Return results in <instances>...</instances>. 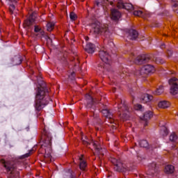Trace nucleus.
I'll use <instances>...</instances> for the list:
<instances>
[{
	"mask_svg": "<svg viewBox=\"0 0 178 178\" xmlns=\"http://www.w3.org/2000/svg\"><path fill=\"white\" fill-rule=\"evenodd\" d=\"M33 150H30L29 153L25 154L24 155L22 156V158H29V156H30V155H31V152Z\"/></svg>",
	"mask_w": 178,
	"mask_h": 178,
	"instance_id": "obj_39",
	"label": "nucleus"
},
{
	"mask_svg": "<svg viewBox=\"0 0 178 178\" xmlns=\"http://www.w3.org/2000/svg\"><path fill=\"white\" fill-rule=\"evenodd\" d=\"M70 80H74V72H73L70 75L68 76Z\"/></svg>",
	"mask_w": 178,
	"mask_h": 178,
	"instance_id": "obj_40",
	"label": "nucleus"
},
{
	"mask_svg": "<svg viewBox=\"0 0 178 178\" xmlns=\"http://www.w3.org/2000/svg\"><path fill=\"white\" fill-rule=\"evenodd\" d=\"M154 99V97L149 94H144L140 97V102L143 104H147V102H151Z\"/></svg>",
	"mask_w": 178,
	"mask_h": 178,
	"instance_id": "obj_15",
	"label": "nucleus"
},
{
	"mask_svg": "<svg viewBox=\"0 0 178 178\" xmlns=\"http://www.w3.org/2000/svg\"><path fill=\"white\" fill-rule=\"evenodd\" d=\"M170 140L172 143H175L177 140V135L175 132H172L170 136Z\"/></svg>",
	"mask_w": 178,
	"mask_h": 178,
	"instance_id": "obj_30",
	"label": "nucleus"
},
{
	"mask_svg": "<svg viewBox=\"0 0 178 178\" xmlns=\"http://www.w3.org/2000/svg\"><path fill=\"white\" fill-rule=\"evenodd\" d=\"M151 118H152V112L149 111L144 113L142 118V120L147 121V120H149Z\"/></svg>",
	"mask_w": 178,
	"mask_h": 178,
	"instance_id": "obj_22",
	"label": "nucleus"
},
{
	"mask_svg": "<svg viewBox=\"0 0 178 178\" xmlns=\"http://www.w3.org/2000/svg\"><path fill=\"white\" fill-rule=\"evenodd\" d=\"M172 9H173L174 12H175L176 13H178V3H175L172 6Z\"/></svg>",
	"mask_w": 178,
	"mask_h": 178,
	"instance_id": "obj_37",
	"label": "nucleus"
},
{
	"mask_svg": "<svg viewBox=\"0 0 178 178\" xmlns=\"http://www.w3.org/2000/svg\"><path fill=\"white\" fill-rule=\"evenodd\" d=\"M47 93L48 88L45 86L38 87L36 90L34 106L38 112L41 109H44L49 102V97L47 95Z\"/></svg>",
	"mask_w": 178,
	"mask_h": 178,
	"instance_id": "obj_1",
	"label": "nucleus"
},
{
	"mask_svg": "<svg viewBox=\"0 0 178 178\" xmlns=\"http://www.w3.org/2000/svg\"><path fill=\"white\" fill-rule=\"evenodd\" d=\"M111 162H112V163L117 168H120V166L122 165V163L120 162V161H119L115 158H111Z\"/></svg>",
	"mask_w": 178,
	"mask_h": 178,
	"instance_id": "obj_24",
	"label": "nucleus"
},
{
	"mask_svg": "<svg viewBox=\"0 0 178 178\" xmlns=\"http://www.w3.org/2000/svg\"><path fill=\"white\" fill-rule=\"evenodd\" d=\"M139 145L143 148H147L148 147V141L145 140H142L139 142Z\"/></svg>",
	"mask_w": 178,
	"mask_h": 178,
	"instance_id": "obj_29",
	"label": "nucleus"
},
{
	"mask_svg": "<svg viewBox=\"0 0 178 178\" xmlns=\"http://www.w3.org/2000/svg\"><path fill=\"white\" fill-rule=\"evenodd\" d=\"M54 26H55V23L48 22L47 24V31H52V30H54Z\"/></svg>",
	"mask_w": 178,
	"mask_h": 178,
	"instance_id": "obj_28",
	"label": "nucleus"
},
{
	"mask_svg": "<svg viewBox=\"0 0 178 178\" xmlns=\"http://www.w3.org/2000/svg\"><path fill=\"white\" fill-rule=\"evenodd\" d=\"M77 61L79 62V60L77 59Z\"/></svg>",
	"mask_w": 178,
	"mask_h": 178,
	"instance_id": "obj_52",
	"label": "nucleus"
},
{
	"mask_svg": "<svg viewBox=\"0 0 178 178\" xmlns=\"http://www.w3.org/2000/svg\"><path fill=\"white\" fill-rule=\"evenodd\" d=\"M95 3L97 6H102L104 3V0H95Z\"/></svg>",
	"mask_w": 178,
	"mask_h": 178,
	"instance_id": "obj_36",
	"label": "nucleus"
},
{
	"mask_svg": "<svg viewBox=\"0 0 178 178\" xmlns=\"http://www.w3.org/2000/svg\"><path fill=\"white\" fill-rule=\"evenodd\" d=\"M92 27V31H93L95 34L105 35L106 38L111 35V32H109V30L106 25H102L99 22H97L93 24Z\"/></svg>",
	"mask_w": 178,
	"mask_h": 178,
	"instance_id": "obj_4",
	"label": "nucleus"
},
{
	"mask_svg": "<svg viewBox=\"0 0 178 178\" xmlns=\"http://www.w3.org/2000/svg\"><path fill=\"white\" fill-rule=\"evenodd\" d=\"M111 47H114L115 44H113L112 42H110Z\"/></svg>",
	"mask_w": 178,
	"mask_h": 178,
	"instance_id": "obj_47",
	"label": "nucleus"
},
{
	"mask_svg": "<svg viewBox=\"0 0 178 178\" xmlns=\"http://www.w3.org/2000/svg\"><path fill=\"white\" fill-rule=\"evenodd\" d=\"M15 5L10 4L9 7V11H10V13H11V15H13V12H15Z\"/></svg>",
	"mask_w": 178,
	"mask_h": 178,
	"instance_id": "obj_35",
	"label": "nucleus"
},
{
	"mask_svg": "<svg viewBox=\"0 0 178 178\" xmlns=\"http://www.w3.org/2000/svg\"><path fill=\"white\" fill-rule=\"evenodd\" d=\"M143 11L141 10H134V16H139V17H141L143 15Z\"/></svg>",
	"mask_w": 178,
	"mask_h": 178,
	"instance_id": "obj_33",
	"label": "nucleus"
},
{
	"mask_svg": "<svg viewBox=\"0 0 178 178\" xmlns=\"http://www.w3.org/2000/svg\"><path fill=\"white\" fill-rule=\"evenodd\" d=\"M81 163L79 165V168L81 170H86V168L87 166V163H86V161H83V157H80L79 158Z\"/></svg>",
	"mask_w": 178,
	"mask_h": 178,
	"instance_id": "obj_25",
	"label": "nucleus"
},
{
	"mask_svg": "<svg viewBox=\"0 0 178 178\" xmlns=\"http://www.w3.org/2000/svg\"><path fill=\"white\" fill-rule=\"evenodd\" d=\"M158 106H159V108L165 109L166 108H169V106H170V103H169V102L163 100V101H161L159 102Z\"/></svg>",
	"mask_w": 178,
	"mask_h": 178,
	"instance_id": "obj_19",
	"label": "nucleus"
},
{
	"mask_svg": "<svg viewBox=\"0 0 178 178\" xmlns=\"http://www.w3.org/2000/svg\"><path fill=\"white\" fill-rule=\"evenodd\" d=\"M155 72V67L151 65H147L143 66L139 71V74L140 76L143 74H149L151 73H154Z\"/></svg>",
	"mask_w": 178,
	"mask_h": 178,
	"instance_id": "obj_7",
	"label": "nucleus"
},
{
	"mask_svg": "<svg viewBox=\"0 0 178 178\" xmlns=\"http://www.w3.org/2000/svg\"><path fill=\"white\" fill-rule=\"evenodd\" d=\"M122 14L120 13V12H119V10H116V9H113L111 10V19L113 20H119V18L121 17Z\"/></svg>",
	"mask_w": 178,
	"mask_h": 178,
	"instance_id": "obj_18",
	"label": "nucleus"
},
{
	"mask_svg": "<svg viewBox=\"0 0 178 178\" xmlns=\"http://www.w3.org/2000/svg\"><path fill=\"white\" fill-rule=\"evenodd\" d=\"M160 47L161 48V49H163V48H165V44H162Z\"/></svg>",
	"mask_w": 178,
	"mask_h": 178,
	"instance_id": "obj_45",
	"label": "nucleus"
},
{
	"mask_svg": "<svg viewBox=\"0 0 178 178\" xmlns=\"http://www.w3.org/2000/svg\"><path fill=\"white\" fill-rule=\"evenodd\" d=\"M86 102V107L87 108H92L93 105L95 104L94 102V99L90 95L86 94L85 96Z\"/></svg>",
	"mask_w": 178,
	"mask_h": 178,
	"instance_id": "obj_13",
	"label": "nucleus"
},
{
	"mask_svg": "<svg viewBox=\"0 0 178 178\" xmlns=\"http://www.w3.org/2000/svg\"><path fill=\"white\" fill-rule=\"evenodd\" d=\"M127 34V37L129 40H136L137 37H138V32L134 29H129Z\"/></svg>",
	"mask_w": 178,
	"mask_h": 178,
	"instance_id": "obj_16",
	"label": "nucleus"
},
{
	"mask_svg": "<svg viewBox=\"0 0 178 178\" xmlns=\"http://www.w3.org/2000/svg\"><path fill=\"white\" fill-rule=\"evenodd\" d=\"M70 17L72 22H74V20H76L77 19V15H76V13H71L70 14Z\"/></svg>",
	"mask_w": 178,
	"mask_h": 178,
	"instance_id": "obj_32",
	"label": "nucleus"
},
{
	"mask_svg": "<svg viewBox=\"0 0 178 178\" xmlns=\"http://www.w3.org/2000/svg\"><path fill=\"white\" fill-rule=\"evenodd\" d=\"M34 22H35V20L34 19V18H33V15H31L29 18V19H26L24 22V27L26 28H29L30 29V27H31V26H33V24H34Z\"/></svg>",
	"mask_w": 178,
	"mask_h": 178,
	"instance_id": "obj_17",
	"label": "nucleus"
},
{
	"mask_svg": "<svg viewBox=\"0 0 178 178\" xmlns=\"http://www.w3.org/2000/svg\"><path fill=\"white\" fill-rule=\"evenodd\" d=\"M75 67H79V63L75 64Z\"/></svg>",
	"mask_w": 178,
	"mask_h": 178,
	"instance_id": "obj_49",
	"label": "nucleus"
},
{
	"mask_svg": "<svg viewBox=\"0 0 178 178\" xmlns=\"http://www.w3.org/2000/svg\"><path fill=\"white\" fill-rule=\"evenodd\" d=\"M102 113L103 116H104L107 119H109L110 123H115V120L113 119V115L112 114V113H111V111H109V110L104 109L102 111Z\"/></svg>",
	"mask_w": 178,
	"mask_h": 178,
	"instance_id": "obj_12",
	"label": "nucleus"
},
{
	"mask_svg": "<svg viewBox=\"0 0 178 178\" xmlns=\"http://www.w3.org/2000/svg\"><path fill=\"white\" fill-rule=\"evenodd\" d=\"M136 106L138 109H140V110L143 109V106L141 104H137Z\"/></svg>",
	"mask_w": 178,
	"mask_h": 178,
	"instance_id": "obj_42",
	"label": "nucleus"
},
{
	"mask_svg": "<svg viewBox=\"0 0 178 178\" xmlns=\"http://www.w3.org/2000/svg\"><path fill=\"white\" fill-rule=\"evenodd\" d=\"M156 63H161V65L165 63V60H163V59H162V58L161 57H157L156 58Z\"/></svg>",
	"mask_w": 178,
	"mask_h": 178,
	"instance_id": "obj_34",
	"label": "nucleus"
},
{
	"mask_svg": "<svg viewBox=\"0 0 178 178\" xmlns=\"http://www.w3.org/2000/svg\"><path fill=\"white\" fill-rule=\"evenodd\" d=\"M160 134L163 136V137H165V136H168V134H169V131L168 130V128H166L165 127H163L160 131Z\"/></svg>",
	"mask_w": 178,
	"mask_h": 178,
	"instance_id": "obj_27",
	"label": "nucleus"
},
{
	"mask_svg": "<svg viewBox=\"0 0 178 178\" xmlns=\"http://www.w3.org/2000/svg\"><path fill=\"white\" fill-rule=\"evenodd\" d=\"M111 127H112L113 129H117V127L115 126V125H111Z\"/></svg>",
	"mask_w": 178,
	"mask_h": 178,
	"instance_id": "obj_46",
	"label": "nucleus"
},
{
	"mask_svg": "<svg viewBox=\"0 0 178 178\" xmlns=\"http://www.w3.org/2000/svg\"><path fill=\"white\" fill-rule=\"evenodd\" d=\"M130 112V108L127 106L126 102L121 101V104L118 105V115L121 120H129V113Z\"/></svg>",
	"mask_w": 178,
	"mask_h": 178,
	"instance_id": "obj_5",
	"label": "nucleus"
},
{
	"mask_svg": "<svg viewBox=\"0 0 178 178\" xmlns=\"http://www.w3.org/2000/svg\"><path fill=\"white\" fill-rule=\"evenodd\" d=\"M97 155H104L105 152H106V149H102L101 147V144L98 143V141H95L92 143Z\"/></svg>",
	"mask_w": 178,
	"mask_h": 178,
	"instance_id": "obj_10",
	"label": "nucleus"
},
{
	"mask_svg": "<svg viewBox=\"0 0 178 178\" xmlns=\"http://www.w3.org/2000/svg\"><path fill=\"white\" fill-rule=\"evenodd\" d=\"M167 54H168V56H171L172 54V51H170V50H168Z\"/></svg>",
	"mask_w": 178,
	"mask_h": 178,
	"instance_id": "obj_43",
	"label": "nucleus"
},
{
	"mask_svg": "<svg viewBox=\"0 0 178 178\" xmlns=\"http://www.w3.org/2000/svg\"><path fill=\"white\" fill-rule=\"evenodd\" d=\"M85 51L88 54H94L95 52V44L88 42L85 47Z\"/></svg>",
	"mask_w": 178,
	"mask_h": 178,
	"instance_id": "obj_14",
	"label": "nucleus"
},
{
	"mask_svg": "<svg viewBox=\"0 0 178 178\" xmlns=\"http://www.w3.org/2000/svg\"><path fill=\"white\" fill-rule=\"evenodd\" d=\"M82 141L85 145H88L90 144V142H88V139H87V137L82 138Z\"/></svg>",
	"mask_w": 178,
	"mask_h": 178,
	"instance_id": "obj_38",
	"label": "nucleus"
},
{
	"mask_svg": "<svg viewBox=\"0 0 178 178\" xmlns=\"http://www.w3.org/2000/svg\"><path fill=\"white\" fill-rule=\"evenodd\" d=\"M6 171L9 175L8 178H19V171H17V166L12 161H6L4 159L1 160Z\"/></svg>",
	"mask_w": 178,
	"mask_h": 178,
	"instance_id": "obj_3",
	"label": "nucleus"
},
{
	"mask_svg": "<svg viewBox=\"0 0 178 178\" xmlns=\"http://www.w3.org/2000/svg\"><path fill=\"white\" fill-rule=\"evenodd\" d=\"M165 172L168 175H171V173H173V172H175V166H173L172 165H168L165 168Z\"/></svg>",
	"mask_w": 178,
	"mask_h": 178,
	"instance_id": "obj_21",
	"label": "nucleus"
},
{
	"mask_svg": "<svg viewBox=\"0 0 178 178\" xmlns=\"http://www.w3.org/2000/svg\"><path fill=\"white\" fill-rule=\"evenodd\" d=\"M149 168L152 169H155V168H156V163H152V164L149 165Z\"/></svg>",
	"mask_w": 178,
	"mask_h": 178,
	"instance_id": "obj_41",
	"label": "nucleus"
},
{
	"mask_svg": "<svg viewBox=\"0 0 178 178\" xmlns=\"http://www.w3.org/2000/svg\"><path fill=\"white\" fill-rule=\"evenodd\" d=\"M63 178H76V175L73 173V171L69 170V172H65Z\"/></svg>",
	"mask_w": 178,
	"mask_h": 178,
	"instance_id": "obj_26",
	"label": "nucleus"
},
{
	"mask_svg": "<svg viewBox=\"0 0 178 178\" xmlns=\"http://www.w3.org/2000/svg\"><path fill=\"white\" fill-rule=\"evenodd\" d=\"M99 56L102 62H104L106 65H109L111 62V56H109V54H108L106 50H100Z\"/></svg>",
	"mask_w": 178,
	"mask_h": 178,
	"instance_id": "obj_8",
	"label": "nucleus"
},
{
	"mask_svg": "<svg viewBox=\"0 0 178 178\" xmlns=\"http://www.w3.org/2000/svg\"><path fill=\"white\" fill-rule=\"evenodd\" d=\"M49 40H51V38H49Z\"/></svg>",
	"mask_w": 178,
	"mask_h": 178,
	"instance_id": "obj_51",
	"label": "nucleus"
},
{
	"mask_svg": "<svg viewBox=\"0 0 178 178\" xmlns=\"http://www.w3.org/2000/svg\"><path fill=\"white\" fill-rule=\"evenodd\" d=\"M119 2H122V0H118V3H119Z\"/></svg>",
	"mask_w": 178,
	"mask_h": 178,
	"instance_id": "obj_50",
	"label": "nucleus"
},
{
	"mask_svg": "<svg viewBox=\"0 0 178 178\" xmlns=\"http://www.w3.org/2000/svg\"><path fill=\"white\" fill-rule=\"evenodd\" d=\"M34 31L35 33H40L42 35H44V31H42L41 28L38 25H35Z\"/></svg>",
	"mask_w": 178,
	"mask_h": 178,
	"instance_id": "obj_31",
	"label": "nucleus"
},
{
	"mask_svg": "<svg viewBox=\"0 0 178 178\" xmlns=\"http://www.w3.org/2000/svg\"><path fill=\"white\" fill-rule=\"evenodd\" d=\"M10 2H12L13 3H17V0H8Z\"/></svg>",
	"mask_w": 178,
	"mask_h": 178,
	"instance_id": "obj_44",
	"label": "nucleus"
},
{
	"mask_svg": "<svg viewBox=\"0 0 178 178\" xmlns=\"http://www.w3.org/2000/svg\"><path fill=\"white\" fill-rule=\"evenodd\" d=\"M117 7L118 9H125L129 12H133V10H134V6H133V4L130 3H123V1H119L118 4H117Z\"/></svg>",
	"mask_w": 178,
	"mask_h": 178,
	"instance_id": "obj_9",
	"label": "nucleus"
},
{
	"mask_svg": "<svg viewBox=\"0 0 178 178\" xmlns=\"http://www.w3.org/2000/svg\"><path fill=\"white\" fill-rule=\"evenodd\" d=\"M43 138H44V142L43 144L42 145V147H44V158L47 159H51V152H48L47 153V151H51V146L52 145V143L51 142L52 140V136H51V133L48 131V130L44 129L43 132Z\"/></svg>",
	"mask_w": 178,
	"mask_h": 178,
	"instance_id": "obj_2",
	"label": "nucleus"
},
{
	"mask_svg": "<svg viewBox=\"0 0 178 178\" xmlns=\"http://www.w3.org/2000/svg\"><path fill=\"white\" fill-rule=\"evenodd\" d=\"M172 2H177L178 3V0H171Z\"/></svg>",
	"mask_w": 178,
	"mask_h": 178,
	"instance_id": "obj_48",
	"label": "nucleus"
},
{
	"mask_svg": "<svg viewBox=\"0 0 178 178\" xmlns=\"http://www.w3.org/2000/svg\"><path fill=\"white\" fill-rule=\"evenodd\" d=\"M168 83L170 86V93L172 95H177L178 94V79L176 77L171 78Z\"/></svg>",
	"mask_w": 178,
	"mask_h": 178,
	"instance_id": "obj_6",
	"label": "nucleus"
},
{
	"mask_svg": "<svg viewBox=\"0 0 178 178\" xmlns=\"http://www.w3.org/2000/svg\"><path fill=\"white\" fill-rule=\"evenodd\" d=\"M134 62L136 65H143V63H147L149 62V57L146 55L138 56Z\"/></svg>",
	"mask_w": 178,
	"mask_h": 178,
	"instance_id": "obj_11",
	"label": "nucleus"
},
{
	"mask_svg": "<svg viewBox=\"0 0 178 178\" xmlns=\"http://www.w3.org/2000/svg\"><path fill=\"white\" fill-rule=\"evenodd\" d=\"M163 86H159L156 90L153 92L154 95H161L163 94Z\"/></svg>",
	"mask_w": 178,
	"mask_h": 178,
	"instance_id": "obj_23",
	"label": "nucleus"
},
{
	"mask_svg": "<svg viewBox=\"0 0 178 178\" xmlns=\"http://www.w3.org/2000/svg\"><path fill=\"white\" fill-rule=\"evenodd\" d=\"M13 63L14 66H16L17 65L22 64V56H15L13 58Z\"/></svg>",
	"mask_w": 178,
	"mask_h": 178,
	"instance_id": "obj_20",
	"label": "nucleus"
}]
</instances>
